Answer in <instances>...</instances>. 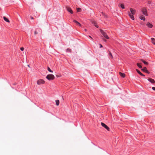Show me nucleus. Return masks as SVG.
<instances>
[{
    "label": "nucleus",
    "mask_w": 155,
    "mask_h": 155,
    "mask_svg": "<svg viewBox=\"0 0 155 155\" xmlns=\"http://www.w3.org/2000/svg\"><path fill=\"white\" fill-rule=\"evenodd\" d=\"M152 89L154 91H155V87H152Z\"/></svg>",
    "instance_id": "27"
},
{
    "label": "nucleus",
    "mask_w": 155,
    "mask_h": 155,
    "mask_svg": "<svg viewBox=\"0 0 155 155\" xmlns=\"http://www.w3.org/2000/svg\"><path fill=\"white\" fill-rule=\"evenodd\" d=\"M93 24H94V25L97 28H98L99 27V26L98 25H97V23L95 22H93Z\"/></svg>",
    "instance_id": "19"
},
{
    "label": "nucleus",
    "mask_w": 155,
    "mask_h": 155,
    "mask_svg": "<svg viewBox=\"0 0 155 155\" xmlns=\"http://www.w3.org/2000/svg\"><path fill=\"white\" fill-rule=\"evenodd\" d=\"M73 22L76 23L77 25H79V26H81V25L77 21L74 20Z\"/></svg>",
    "instance_id": "13"
},
{
    "label": "nucleus",
    "mask_w": 155,
    "mask_h": 155,
    "mask_svg": "<svg viewBox=\"0 0 155 155\" xmlns=\"http://www.w3.org/2000/svg\"><path fill=\"white\" fill-rule=\"evenodd\" d=\"M34 33H35V35H36V34L37 33V32L36 31H35Z\"/></svg>",
    "instance_id": "28"
},
{
    "label": "nucleus",
    "mask_w": 155,
    "mask_h": 155,
    "mask_svg": "<svg viewBox=\"0 0 155 155\" xmlns=\"http://www.w3.org/2000/svg\"><path fill=\"white\" fill-rule=\"evenodd\" d=\"M136 71H137V72L139 74H140V75L142 76H145V75H144L143 74H142V73H141L140 71L139 70H138V69H136Z\"/></svg>",
    "instance_id": "11"
},
{
    "label": "nucleus",
    "mask_w": 155,
    "mask_h": 155,
    "mask_svg": "<svg viewBox=\"0 0 155 155\" xmlns=\"http://www.w3.org/2000/svg\"><path fill=\"white\" fill-rule=\"evenodd\" d=\"M137 66L140 68H142V66L140 65V64L139 63H138L137 64Z\"/></svg>",
    "instance_id": "21"
},
{
    "label": "nucleus",
    "mask_w": 155,
    "mask_h": 155,
    "mask_svg": "<svg viewBox=\"0 0 155 155\" xmlns=\"http://www.w3.org/2000/svg\"><path fill=\"white\" fill-rule=\"evenodd\" d=\"M148 81L150 82L151 83L153 84L155 83L154 80L151 78H149L148 79Z\"/></svg>",
    "instance_id": "10"
},
{
    "label": "nucleus",
    "mask_w": 155,
    "mask_h": 155,
    "mask_svg": "<svg viewBox=\"0 0 155 155\" xmlns=\"http://www.w3.org/2000/svg\"><path fill=\"white\" fill-rule=\"evenodd\" d=\"M67 50L68 51H70V49H69V48H68V49H67Z\"/></svg>",
    "instance_id": "30"
},
{
    "label": "nucleus",
    "mask_w": 155,
    "mask_h": 155,
    "mask_svg": "<svg viewBox=\"0 0 155 155\" xmlns=\"http://www.w3.org/2000/svg\"><path fill=\"white\" fill-rule=\"evenodd\" d=\"M119 74L121 77L123 78H124L125 77V75L124 73H123L120 72L119 73Z\"/></svg>",
    "instance_id": "14"
},
{
    "label": "nucleus",
    "mask_w": 155,
    "mask_h": 155,
    "mask_svg": "<svg viewBox=\"0 0 155 155\" xmlns=\"http://www.w3.org/2000/svg\"><path fill=\"white\" fill-rule=\"evenodd\" d=\"M101 125L102 126L104 127L106 129H107V130L109 131L110 130L109 128L105 124L103 123H101Z\"/></svg>",
    "instance_id": "4"
},
{
    "label": "nucleus",
    "mask_w": 155,
    "mask_h": 155,
    "mask_svg": "<svg viewBox=\"0 0 155 155\" xmlns=\"http://www.w3.org/2000/svg\"><path fill=\"white\" fill-rule=\"evenodd\" d=\"M56 104L57 106H58L59 104V100H57L55 101Z\"/></svg>",
    "instance_id": "18"
},
{
    "label": "nucleus",
    "mask_w": 155,
    "mask_h": 155,
    "mask_svg": "<svg viewBox=\"0 0 155 155\" xmlns=\"http://www.w3.org/2000/svg\"><path fill=\"white\" fill-rule=\"evenodd\" d=\"M142 70L147 74L149 73V71L147 70L146 67H144L142 69Z\"/></svg>",
    "instance_id": "9"
},
{
    "label": "nucleus",
    "mask_w": 155,
    "mask_h": 155,
    "mask_svg": "<svg viewBox=\"0 0 155 155\" xmlns=\"http://www.w3.org/2000/svg\"><path fill=\"white\" fill-rule=\"evenodd\" d=\"M109 57L110 58H113V56H112V54L110 52H109Z\"/></svg>",
    "instance_id": "20"
},
{
    "label": "nucleus",
    "mask_w": 155,
    "mask_h": 155,
    "mask_svg": "<svg viewBox=\"0 0 155 155\" xmlns=\"http://www.w3.org/2000/svg\"><path fill=\"white\" fill-rule=\"evenodd\" d=\"M100 48H101V47H102V45L101 44H100Z\"/></svg>",
    "instance_id": "29"
},
{
    "label": "nucleus",
    "mask_w": 155,
    "mask_h": 155,
    "mask_svg": "<svg viewBox=\"0 0 155 155\" xmlns=\"http://www.w3.org/2000/svg\"><path fill=\"white\" fill-rule=\"evenodd\" d=\"M128 15L130 18L133 20H134V18L133 16L134 15L131 14L130 12H128Z\"/></svg>",
    "instance_id": "6"
},
{
    "label": "nucleus",
    "mask_w": 155,
    "mask_h": 155,
    "mask_svg": "<svg viewBox=\"0 0 155 155\" xmlns=\"http://www.w3.org/2000/svg\"><path fill=\"white\" fill-rule=\"evenodd\" d=\"M101 32L104 36L107 39H109V37L107 35L106 33L102 30H101Z\"/></svg>",
    "instance_id": "2"
},
{
    "label": "nucleus",
    "mask_w": 155,
    "mask_h": 155,
    "mask_svg": "<svg viewBox=\"0 0 155 155\" xmlns=\"http://www.w3.org/2000/svg\"><path fill=\"white\" fill-rule=\"evenodd\" d=\"M151 39L152 43L154 45H155V39L153 38H151Z\"/></svg>",
    "instance_id": "17"
},
{
    "label": "nucleus",
    "mask_w": 155,
    "mask_h": 155,
    "mask_svg": "<svg viewBox=\"0 0 155 155\" xmlns=\"http://www.w3.org/2000/svg\"><path fill=\"white\" fill-rule=\"evenodd\" d=\"M48 71L52 73L53 72V71H52L50 68L49 67H48Z\"/></svg>",
    "instance_id": "22"
},
{
    "label": "nucleus",
    "mask_w": 155,
    "mask_h": 155,
    "mask_svg": "<svg viewBox=\"0 0 155 155\" xmlns=\"http://www.w3.org/2000/svg\"><path fill=\"white\" fill-rule=\"evenodd\" d=\"M84 31H87V29H84Z\"/></svg>",
    "instance_id": "32"
},
{
    "label": "nucleus",
    "mask_w": 155,
    "mask_h": 155,
    "mask_svg": "<svg viewBox=\"0 0 155 155\" xmlns=\"http://www.w3.org/2000/svg\"><path fill=\"white\" fill-rule=\"evenodd\" d=\"M31 19H33V18L32 17H31Z\"/></svg>",
    "instance_id": "31"
},
{
    "label": "nucleus",
    "mask_w": 155,
    "mask_h": 155,
    "mask_svg": "<svg viewBox=\"0 0 155 155\" xmlns=\"http://www.w3.org/2000/svg\"><path fill=\"white\" fill-rule=\"evenodd\" d=\"M140 18L142 20H143L144 21L145 20L146 18H145V17L143 15H141L140 17Z\"/></svg>",
    "instance_id": "12"
},
{
    "label": "nucleus",
    "mask_w": 155,
    "mask_h": 155,
    "mask_svg": "<svg viewBox=\"0 0 155 155\" xmlns=\"http://www.w3.org/2000/svg\"><path fill=\"white\" fill-rule=\"evenodd\" d=\"M24 48L23 47H22V48H20V50H21V51H24Z\"/></svg>",
    "instance_id": "26"
},
{
    "label": "nucleus",
    "mask_w": 155,
    "mask_h": 155,
    "mask_svg": "<svg viewBox=\"0 0 155 155\" xmlns=\"http://www.w3.org/2000/svg\"><path fill=\"white\" fill-rule=\"evenodd\" d=\"M44 83L45 81L42 79H39L37 81V84L38 85L44 84Z\"/></svg>",
    "instance_id": "3"
},
{
    "label": "nucleus",
    "mask_w": 155,
    "mask_h": 155,
    "mask_svg": "<svg viewBox=\"0 0 155 155\" xmlns=\"http://www.w3.org/2000/svg\"><path fill=\"white\" fill-rule=\"evenodd\" d=\"M89 37H90L91 38H92L90 36H89Z\"/></svg>",
    "instance_id": "33"
},
{
    "label": "nucleus",
    "mask_w": 155,
    "mask_h": 155,
    "mask_svg": "<svg viewBox=\"0 0 155 155\" xmlns=\"http://www.w3.org/2000/svg\"><path fill=\"white\" fill-rule=\"evenodd\" d=\"M120 7L123 9H124L125 8L124 5L122 4H120Z\"/></svg>",
    "instance_id": "23"
},
{
    "label": "nucleus",
    "mask_w": 155,
    "mask_h": 155,
    "mask_svg": "<svg viewBox=\"0 0 155 155\" xmlns=\"http://www.w3.org/2000/svg\"><path fill=\"white\" fill-rule=\"evenodd\" d=\"M66 9L67 10V11L71 13V14H73V12L71 8H70V7H66Z\"/></svg>",
    "instance_id": "7"
},
{
    "label": "nucleus",
    "mask_w": 155,
    "mask_h": 155,
    "mask_svg": "<svg viewBox=\"0 0 155 155\" xmlns=\"http://www.w3.org/2000/svg\"><path fill=\"white\" fill-rule=\"evenodd\" d=\"M130 13L131 14H133L134 15L136 12V10L135 9H134L132 8H130Z\"/></svg>",
    "instance_id": "8"
},
{
    "label": "nucleus",
    "mask_w": 155,
    "mask_h": 155,
    "mask_svg": "<svg viewBox=\"0 0 155 155\" xmlns=\"http://www.w3.org/2000/svg\"><path fill=\"white\" fill-rule=\"evenodd\" d=\"M147 26L149 28H151L153 26V25L150 23H148L147 24Z\"/></svg>",
    "instance_id": "15"
},
{
    "label": "nucleus",
    "mask_w": 155,
    "mask_h": 155,
    "mask_svg": "<svg viewBox=\"0 0 155 155\" xmlns=\"http://www.w3.org/2000/svg\"><path fill=\"white\" fill-rule=\"evenodd\" d=\"M46 78L49 80H51L54 79V76L53 74H48L46 77Z\"/></svg>",
    "instance_id": "1"
},
{
    "label": "nucleus",
    "mask_w": 155,
    "mask_h": 155,
    "mask_svg": "<svg viewBox=\"0 0 155 155\" xmlns=\"http://www.w3.org/2000/svg\"><path fill=\"white\" fill-rule=\"evenodd\" d=\"M5 21H6L8 22H9V20L6 17H3Z\"/></svg>",
    "instance_id": "16"
},
{
    "label": "nucleus",
    "mask_w": 155,
    "mask_h": 155,
    "mask_svg": "<svg viewBox=\"0 0 155 155\" xmlns=\"http://www.w3.org/2000/svg\"><path fill=\"white\" fill-rule=\"evenodd\" d=\"M142 12L144 15L146 16H147V11L145 8L142 9Z\"/></svg>",
    "instance_id": "5"
},
{
    "label": "nucleus",
    "mask_w": 155,
    "mask_h": 155,
    "mask_svg": "<svg viewBox=\"0 0 155 155\" xmlns=\"http://www.w3.org/2000/svg\"><path fill=\"white\" fill-rule=\"evenodd\" d=\"M142 62H143L144 63V64H145L147 65V64H148V63H147V62H146V61H144V60H142Z\"/></svg>",
    "instance_id": "25"
},
{
    "label": "nucleus",
    "mask_w": 155,
    "mask_h": 155,
    "mask_svg": "<svg viewBox=\"0 0 155 155\" xmlns=\"http://www.w3.org/2000/svg\"><path fill=\"white\" fill-rule=\"evenodd\" d=\"M81 10V8H77V11L78 12H80Z\"/></svg>",
    "instance_id": "24"
}]
</instances>
